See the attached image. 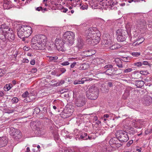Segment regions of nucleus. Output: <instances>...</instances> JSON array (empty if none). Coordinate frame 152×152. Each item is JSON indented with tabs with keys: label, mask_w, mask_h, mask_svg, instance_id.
Instances as JSON below:
<instances>
[{
	"label": "nucleus",
	"mask_w": 152,
	"mask_h": 152,
	"mask_svg": "<svg viewBox=\"0 0 152 152\" xmlns=\"http://www.w3.org/2000/svg\"><path fill=\"white\" fill-rule=\"evenodd\" d=\"M47 37L43 34H39L34 36L31 39V45L36 50H42L45 48Z\"/></svg>",
	"instance_id": "f257e3e1"
},
{
	"label": "nucleus",
	"mask_w": 152,
	"mask_h": 152,
	"mask_svg": "<svg viewBox=\"0 0 152 152\" xmlns=\"http://www.w3.org/2000/svg\"><path fill=\"white\" fill-rule=\"evenodd\" d=\"M32 32L31 28L28 26H23L17 30V34L19 38L28 37Z\"/></svg>",
	"instance_id": "f03ea898"
},
{
	"label": "nucleus",
	"mask_w": 152,
	"mask_h": 152,
	"mask_svg": "<svg viewBox=\"0 0 152 152\" xmlns=\"http://www.w3.org/2000/svg\"><path fill=\"white\" fill-rule=\"evenodd\" d=\"M75 34L71 31H67L63 35V40L68 46H71L74 40Z\"/></svg>",
	"instance_id": "7ed1b4c3"
},
{
	"label": "nucleus",
	"mask_w": 152,
	"mask_h": 152,
	"mask_svg": "<svg viewBox=\"0 0 152 152\" xmlns=\"http://www.w3.org/2000/svg\"><path fill=\"white\" fill-rule=\"evenodd\" d=\"M113 66L111 64H108L104 66V68L107 69L106 71L104 72L107 75L110 76H113L114 75H118L121 73V72L117 73V72L120 70V69L116 70L112 68Z\"/></svg>",
	"instance_id": "20e7f679"
},
{
	"label": "nucleus",
	"mask_w": 152,
	"mask_h": 152,
	"mask_svg": "<svg viewBox=\"0 0 152 152\" xmlns=\"http://www.w3.org/2000/svg\"><path fill=\"white\" fill-rule=\"evenodd\" d=\"M115 134L118 140L121 142H126L129 139L127 133L125 131L118 130L115 133Z\"/></svg>",
	"instance_id": "39448f33"
},
{
	"label": "nucleus",
	"mask_w": 152,
	"mask_h": 152,
	"mask_svg": "<svg viewBox=\"0 0 152 152\" xmlns=\"http://www.w3.org/2000/svg\"><path fill=\"white\" fill-rule=\"evenodd\" d=\"M55 44L58 50L62 51L65 50L68 46L67 44L65 43L63 40L59 38H56L55 41Z\"/></svg>",
	"instance_id": "423d86ee"
},
{
	"label": "nucleus",
	"mask_w": 152,
	"mask_h": 152,
	"mask_svg": "<svg viewBox=\"0 0 152 152\" xmlns=\"http://www.w3.org/2000/svg\"><path fill=\"white\" fill-rule=\"evenodd\" d=\"M116 35L117 39L119 42L125 41L127 37L126 31L121 29H119L117 31Z\"/></svg>",
	"instance_id": "0eeeda50"
},
{
	"label": "nucleus",
	"mask_w": 152,
	"mask_h": 152,
	"mask_svg": "<svg viewBox=\"0 0 152 152\" xmlns=\"http://www.w3.org/2000/svg\"><path fill=\"white\" fill-rule=\"evenodd\" d=\"M95 86L94 85L91 86L89 90L86 92L87 97L91 100L95 99Z\"/></svg>",
	"instance_id": "6e6552de"
},
{
	"label": "nucleus",
	"mask_w": 152,
	"mask_h": 152,
	"mask_svg": "<svg viewBox=\"0 0 152 152\" xmlns=\"http://www.w3.org/2000/svg\"><path fill=\"white\" fill-rule=\"evenodd\" d=\"M10 133L16 139H20L21 137L22 133L20 131L14 128L11 127L10 129Z\"/></svg>",
	"instance_id": "1a4fd4ad"
},
{
	"label": "nucleus",
	"mask_w": 152,
	"mask_h": 152,
	"mask_svg": "<svg viewBox=\"0 0 152 152\" xmlns=\"http://www.w3.org/2000/svg\"><path fill=\"white\" fill-rule=\"evenodd\" d=\"M142 102L146 105H149L152 103V97L150 95V94H147L142 98Z\"/></svg>",
	"instance_id": "9d476101"
},
{
	"label": "nucleus",
	"mask_w": 152,
	"mask_h": 152,
	"mask_svg": "<svg viewBox=\"0 0 152 152\" xmlns=\"http://www.w3.org/2000/svg\"><path fill=\"white\" fill-rule=\"evenodd\" d=\"M7 31L4 35H3L6 39H7L10 42H12L15 39L14 33L12 31Z\"/></svg>",
	"instance_id": "9b49d317"
},
{
	"label": "nucleus",
	"mask_w": 152,
	"mask_h": 152,
	"mask_svg": "<svg viewBox=\"0 0 152 152\" xmlns=\"http://www.w3.org/2000/svg\"><path fill=\"white\" fill-rule=\"evenodd\" d=\"M101 121H97L96 122V136L99 135H103V134L104 132H102V130L103 129H101L102 128L101 127Z\"/></svg>",
	"instance_id": "f8f14e48"
},
{
	"label": "nucleus",
	"mask_w": 152,
	"mask_h": 152,
	"mask_svg": "<svg viewBox=\"0 0 152 152\" xmlns=\"http://www.w3.org/2000/svg\"><path fill=\"white\" fill-rule=\"evenodd\" d=\"M8 138L5 136L0 137V148L6 146L8 142Z\"/></svg>",
	"instance_id": "ddd939ff"
},
{
	"label": "nucleus",
	"mask_w": 152,
	"mask_h": 152,
	"mask_svg": "<svg viewBox=\"0 0 152 152\" xmlns=\"http://www.w3.org/2000/svg\"><path fill=\"white\" fill-rule=\"evenodd\" d=\"M85 103V99L84 97H80L75 102L76 106L81 107L83 106Z\"/></svg>",
	"instance_id": "4468645a"
},
{
	"label": "nucleus",
	"mask_w": 152,
	"mask_h": 152,
	"mask_svg": "<svg viewBox=\"0 0 152 152\" xmlns=\"http://www.w3.org/2000/svg\"><path fill=\"white\" fill-rule=\"evenodd\" d=\"M144 122L142 119L135 120L133 121L132 126L136 128H140V126L143 125Z\"/></svg>",
	"instance_id": "2eb2a0df"
},
{
	"label": "nucleus",
	"mask_w": 152,
	"mask_h": 152,
	"mask_svg": "<svg viewBox=\"0 0 152 152\" xmlns=\"http://www.w3.org/2000/svg\"><path fill=\"white\" fill-rule=\"evenodd\" d=\"M104 61L101 58H96V66L97 67H96V69H99L102 66V65Z\"/></svg>",
	"instance_id": "dca6fc26"
},
{
	"label": "nucleus",
	"mask_w": 152,
	"mask_h": 152,
	"mask_svg": "<svg viewBox=\"0 0 152 152\" xmlns=\"http://www.w3.org/2000/svg\"><path fill=\"white\" fill-rule=\"evenodd\" d=\"M0 28L1 30V35H4L7 31H10V28L5 24L0 25Z\"/></svg>",
	"instance_id": "f3484780"
},
{
	"label": "nucleus",
	"mask_w": 152,
	"mask_h": 152,
	"mask_svg": "<svg viewBox=\"0 0 152 152\" xmlns=\"http://www.w3.org/2000/svg\"><path fill=\"white\" fill-rule=\"evenodd\" d=\"M104 43H105V46L107 48H109L110 46H111L112 44V41L111 39L110 38H104Z\"/></svg>",
	"instance_id": "a211bd4d"
},
{
	"label": "nucleus",
	"mask_w": 152,
	"mask_h": 152,
	"mask_svg": "<svg viewBox=\"0 0 152 152\" xmlns=\"http://www.w3.org/2000/svg\"><path fill=\"white\" fill-rule=\"evenodd\" d=\"M65 111L67 113H72L74 111L73 107H72V106L71 105H67Z\"/></svg>",
	"instance_id": "6ab92c4d"
},
{
	"label": "nucleus",
	"mask_w": 152,
	"mask_h": 152,
	"mask_svg": "<svg viewBox=\"0 0 152 152\" xmlns=\"http://www.w3.org/2000/svg\"><path fill=\"white\" fill-rule=\"evenodd\" d=\"M96 43H97L99 42L100 40L101 34L99 31L96 29Z\"/></svg>",
	"instance_id": "aec40b11"
},
{
	"label": "nucleus",
	"mask_w": 152,
	"mask_h": 152,
	"mask_svg": "<svg viewBox=\"0 0 152 152\" xmlns=\"http://www.w3.org/2000/svg\"><path fill=\"white\" fill-rule=\"evenodd\" d=\"M28 92L27 91H26L22 95L23 97L26 98L24 101L25 102H28L31 101V100L29 99V96H28Z\"/></svg>",
	"instance_id": "412c9836"
},
{
	"label": "nucleus",
	"mask_w": 152,
	"mask_h": 152,
	"mask_svg": "<svg viewBox=\"0 0 152 152\" xmlns=\"http://www.w3.org/2000/svg\"><path fill=\"white\" fill-rule=\"evenodd\" d=\"M144 39L143 37H141L139 38L138 40L134 42L132 44V45L135 46L141 44L144 41Z\"/></svg>",
	"instance_id": "4be33fe9"
},
{
	"label": "nucleus",
	"mask_w": 152,
	"mask_h": 152,
	"mask_svg": "<svg viewBox=\"0 0 152 152\" xmlns=\"http://www.w3.org/2000/svg\"><path fill=\"white\" fill-rule=\"evenodd\" d=\"M114 61L115 62L116 65L119 68H122V63L120 59L118 58H116L114 60Z\"/></svg>",
	"instance_id": "5701e85b"
},
{
	"label": "nucleus",
	"mask_w": 152,
	"mask_h": 152,
	"mask_svg": "<svg viewBox=\"0 0 152 152\" xmlns=\"http://www.w3.org/2000/svg\"><path fill=\"white\" fill-rule=\"evenodd\" d=\"M144 81L141 80H137L135 81V85L138 88H141L144 85Z\"/></svg>",
	"instance_id": "b1692460"
},
{
	"label": "nucleus",
	"mask_w": 152,
	"mask_h": 152,
	"mask_svg": "<svg viewBox=\"0 0 152 152\" xmlns=\"http://www.w3.org/2000/svg\"><path fill=\"white\" fill-rule=\"evenodd\" d=\"M84 45V43L83 41L81 39H79L78 40V42L77 45V46L79 49H81Z\"/></svg>",
	"instance_id": "393cba45"
},
{
	"label": "nucleus",
	"mask_w": 152,
	"mask_h": 152,
	"mask_svg": "<svg viewBox=\"0 0 152 152\" xmlns=\"http://www.w3.org/2000/svg\"><path fill=\"white\" fill-rule=\"evenodd\" d=\"M121 46L119 44L116 43L110 46L109 48L111 50H115L121 48Z\"/></svg>",
	"instance_id": "a878e982"
},
{
	"label": "nucleus",
	"mask_w": 152,
	"mask_h": 152,
	"mask_svg": "<svg viewBox=\"0 0 152 152\" xmlns=\"http://www.w3.org/2000/svg\"><path fill=\"white\" fill-rule=\"evenodd\" d=\"M96 22L97 23L98 26H99L100 27L101 26H102V25L104 23V20L101 19H96Z\"/></svg>",
	"instance_id": "bb28decb"
},
{
	"label": "nucleus",
	"mask_w": 152,
	"mask_h": 152,
	"mask_svg": "<svg viewBox=\"0 0 152 152\" xmlns=\"http://www.w3.org/2000/svg\"><path fill=\"white\" fill-rule=\"evenodd\" d=\"M118 138H115V137H113L111 138L109 142V143L110 145H113L116 142V140H118Z\"/></svg>",
	"instance_id": "cd10ccee"
},
{
	"label": "nucleus",
	"mask_w": 152,
	"mask_h": 152,
	"mask_svg": "<svg viewBox=\"0 0 152 152\" xmlns=\"http://www.w3.org/2000/svg\"><path fill=\"white\" fill-rule=\"evenodd\" d=\"M95 0H91L89 1L90 7L93 9H95Z\"/></svg>",
	"instance_id": "c85d7f7f"
},
{
	"label": "nucleus",
	"mask_w": 152,
	"mask_h": 152,
	"mask_svg": "<svg viewBox=\"0 0 152 152\" xmlns=\"http://www.w3.org/2000/svg\"><path fill=\"white\" fill-rule=\"evenodd\" d=\"M139 22L140 24L141 25L140 28H143L144 27H145L146 24V23L145 21L144 20L142 19L140 20H139Z\"/></svg>",
	"instance_id": "c756f323"
},
{
	"label": "nucleus",
	"mask_w": 152,
	"mask_h": 152,
	"mask_svg": "<svg viewBox=\"0 0 152 152\" xmlns=\"http://www.w3.org/2000/svg\"><path fill=\"white\" fill-rule=\"evenodd\" d=\"M134 72V74H135V76H136V75H138L139 76V77H141V74L145 75L146 72L143 71H140V73H139L138 72V71H135Z\"/></svg>",
	"instance_id": "7c9ffc66"
},
{
	"label": "nucleus",
	"mask_w": 152,
	"mask_h": 152,
	"mask_svg": "<svg viewBox=\"0 0 152 152\" xmlns=\"http://www.w3.org/2000/svg\"><path fill=\"white\" fill-rule=\"evenodd\" d=\"M87 134L86 133H84L80 135V137L79 138L83 140H87L88 139L87 137Z\"/></svg>",
	"instance_id": "2f4dec72"
},
{
	"label": "nucleus",
	"mask_w": 152,
	"mask_h": 152,
	"mask_svg": "<svg viewBox=\"0 0 152 152\" xmlns=\"http://www.w3.org/2000/svg\"><path fill=\"white\" fill-rule=\"evenodd\" d=\"M93 80H94V79H92V78H89V77H83L81 79L82 82H83V84L84 83L85 81L88 80L91 81Z\"/></svg>",
	"instance_id": "473e14b6"
},
{
	"label": "nucleus",
	"mask_w": 152,
	"mask_h": 152,
	"mask_svg": "<svg viewBox=\"0 0 152 152\" xmlns=\"http://www.w3.org/2000/svg\"><path fill=\"white\" fill-rule=\"evenodd\" d=\"M133 69L132 68H128L124 70L123 73H128L132 71Z\"/></svg>",
	"instance_id": "72a5a7b5"
},
{
	"label": "nucleus",
	"mask_w": 152,
	"mask_h": 152,
	"mask_svg": "<svg viewBox=\"0 0 152 152\" xmlns=\"http://www.w3.org/2000/svg\"><path fill=\"white\" fill-rule=\"evenodd\" d=\"M53 136L55 140H58L59 139V135L56 132H54L53 134Z\"/></svg>",
	"instance_id": "f704fd0d"
},
{
	"label": "nucleus",
	"mask_w": 152,
	"mask_h": 152,
	"mask_svg": "<svg viewBox=\"0 0 152 152\" xmlns=\"http://www.w3.org/2000/svg\"><path fill=\"white\" fill-rule=\"evenodd\" d=\"M122 145V144L121 143H119L118 140H117L115 143L113 145H114L113 146H115L116 147L118 148L121 146Z\"/></svg>",
	"instance_id": "c9c22d12"
},
{
	"label": "nucleus",
	"mask_w": 152,
	"mask_h": 152,
	"mask_svg": "<svg viewBox=\"0 0 152 152\" xmlns=\"http://www.w3.org/2000/svg\"><path fill=\"white\" fill-rule=\"evenodd\" d=\"M47 107H44L43 108V110L42 111V114L44 115H46L47 113Z\"/></svg>",
	"instance_id": "e433bc0d"
},
{
	"label": "nucleus",
	"mask_w": 152,
	"mask_h": 152,
	"mask_svg": "<svg viewBox=\"0 0 152 152\" xmlns=\"http://www.w3.org/2000/svg\"><path fill=\"white\" fill-rule=\"evenodd\" d=\"M48 57L50 61H54L58 58V57L57 56H49Z\"/></svg>",
	"instance_id": "4c0bfd02"
},
{
	"label": "nucleus",
	"mask_w": 152,
	"mask_h": 152,
	"mask_svg": "<svg viewBox=\"0 0 152 152\" xmlns=\"http://www.w3.org/2000/svg\"><path fill=\"white\" fill-rule=\"evenodd\" d=\"M4 88H6L5 91H8L11 88V87L10 84H6L5 85Z\"/></svg>",
	"instance_id": "58836bf2"
},
{
	"label": "nucleus",
	"mask_w": 152,
	"mask_h": 152,
	"mask_svg": "<svg viewBox=\"0 0 152 152\" xmlns=\"http://www.w3.org/2000/svg\"><path fill=\"white\" fill-rule=\"evenodd\" d=\"M133 64L134 66L137 67H140L142 66V62H138L135 63Z\"/></svg>",
	"instance_id": "ea45409f"
},
{
	"label": "nucleus",
	"mask_w": 152,
	"mask_h": 152,
	"mask_svg": "<svg viewBox=\"0 0 152 152\" xmlns=\"http://www.w3.org/2000/svg\"><path fill=\"white\" fill-rule=\"evenodd\" d=\"M64 80H61L60 82H58L56 83L55 84L56 86H60L64 84Z\"/></svg>",
	"instance_id": "a19ab883"
},
{
	"label": "nucleus",
	"mask_w": 152,
	"mask_h": 152,
	"mask_svg": "<svg viewBox=\"0 0 152 152\" xmlns=\"http://www.w3.org/2000/svg\"><path fill=\"white\" fill-rule=\"evenodd\" d=\"M18 101V99L16 97L13 98L12 100L11 101L13 103H17Z\"/></svg>",
	"instance_id": "79ce46f5"
},
{
	"label": "nucleus",
	"mask_w": 152,
	"mask_h": 152,
	"mask_svg": "<svg viewBox=\"0 0 152 152\" xmlns=\"http://www.w3.org/2000/svg\"><path fill=\"white\" fill-rule=\"evenodd\" d=\"M132 55L134 56L137 57L140 55V52H133L132 53Z\"/></svg>",
	"instance_id": "37998d69"
},
{
	"label": "nucleus",
	"mask_w": 152,
	"mask_h": 152,
	"mask_svg": "<svg viewBox=\"0 0 152 152\" xmlns=\"http://www.w3.org/2000/svg\"><path fill=\"white\" fill-rule=\"evenodd\" d=\"M73 83L75 85L83 84L82 80H75L74 82Z\"/></svg>",
	"instance_id": "c03bdc74"
},
{
	"label": "nucleus",
	"mask_w": 152,
	"mask_h": 152,
	"mask_svg": "<svg viewBox=\"0 0 152 152\" xmlns=\"http://www.w3.org/2000/svg\"><path fill=\"white\" fill-rule=\"evenodd\" d=\"M70 61L69 60L68 61H64L60 64L63 66H66L69 65L70 63L69 62Z\"/></svg>",
	"instance_id": "a18cd8bd"
},
{
	"label": "nucleus",
	"mask_w": 152,
	"mask_h": 152,
	"mask_svg": "<svg viewBox=\"0 0 152 152\" xmlns=\"http://www.w3.org/2000/svg\"><path fill=\"white\" fill-rule=\"evenodd\" d=\"M86 64H82L80 67V69L82 70H85L87 67H86Z\"/></svg>",
	"instance_id": "49530a36"
},
{
	"label": "nucleus",
	"mask_w": 152,
	"mask_h": 152,
	"mask_svg": "<svg viewBox=\"0 0 152 152\" xmlns=\"http://www.w3.org/2000/svg\"><path fill=\"white\" fill-rule=\"evenodd\" d=\"M28 37H25L23 38H20L21 39H22V41H24L25 43H28Z\"/></svg>",
	"instance_id": "de8ad7c7"
},
{
	"label": "nucleus",
	"mask_w": 152,
	"mask_h": 152,
	"mask_svg": "<svg viewBox=\"0 0 152 152\" xmlns=\"http://www.w3.org/2000/svg\"><path fill=\"white\" fill-rule=\"evenodd\" d=\"M61 12H66L68 10V9L67 8H65L64 7H62V8L61 9Z\"/></svg>",
	"instance_id": "09e8293b"
},
{
	"label": "nucleus",
	"mask_w": 152,
	"mask_h": 152,
	"mask_svg": "<svg viewBox=\"0 0 152 152\" xmlns=\"http://www.w3.org/2000/svg\"><path fill=\"white\" fill-rule=\"evenodd\" d=\"M40 111V108L38 107H36L34 109V112L37 114L39 113Z\"/></svg>",
	"instance_id": "8fccbe9b"
},
{
	"label": "nucleus",
	"mask_w": 152,
	"mask_h": 152,
	"mask_svg": "<svg viewBox=\"0 0 152 152\" xmlns=\"http://www.w3.org/2000/svg\"><path fill=\"white\" fill-rule=\"evenodd\" d=\"M128 58H129V57H124L123 58V59L122 60L124 62H129V59L128 60Z\"/></svg>",
	"instance_id": "3c124183"
},
{
	"label": "nucleus",
	"mask_w": 152,
	"mask_h": 152,
	"mask_svg": "<svg viewBox=\"0 0 152 152\" xmlns=\"http://www.w3.org/2000/svg\"><path fill=\"white\" fill-rule=\"evenodd\" d=\"M4 73V71L1 69H0V77L2 76Z\"/></svg>",
	"instance_id": "603ef678"
},
{
	"label": "nucleus",
	"mask_w": 152,
	"mask_h": 152,
	"mask_svg": "<svg viewBox=\"0 0 152 152\" xmlns=\"http://www.w3.org/2000/svg\"><path fill=\"white\" fill-rule=\"evenodd\" d=\"M59 70L62 72V73H63L66 71V69L64 68H60Z\"/></svg>",
	"instance_id": "864d4df0"
},
{
	"label": "nucleus",
	"mask_w": 152,
	"mask_h": 152,
	"mask_svg": "<svg viewBox=\"0 0 152 152\" xmlns=\"http://www.w3.org/2000/svg\"><path fill=\"white\" fill-rule=\"evenodd\" d=\"M133 143V140H130L127 143V146L128 147L129 146Z\"/></svg>",
	"instance_id": "5fc2aeb1"
},
{
	"label": "nucleus",
	"mask_w": 152,
	"mask_h": 152,
	"mask_svg": "<svg viewBox=\"0 0 152 152\" xmlns=\"http://www.w3.org/2000/svg\"><path fill=\"white\" fill-rule=\"evenodd\" d=\"M77 64V62H74L71 64L70 65L71 68H72L74 67Z\"/></svg>",
	"instance_id": "6e6d98bb"
},
{
	"label": "nucleus",
	"mask_w": 152,
	"mask_h": 152,
	"mask_svg": "<svg viewBox=\"0 0 152 152\" xmlns=\"http://www.w3.org/2000/svg\"><path fill=\"white\" fill-rule=\"evenodd\" d=\"M35 61L34 59H32L30 61V64L32 65H34L35 64Z\"/></svg>",
	"instance_id": "4d7b16f0"
},
{
	"label": "nucleus",
	"mask_w": 152,
	"mask_h": 152,
	"mask_svg": "<svg viewBox=\"0 0 152 152\" xmlns=\"http://www.w3.org/2000/svg\"><path fill=\"white\" fill-rule=\"evenodd\" d=\"M42 7H37L36 8V10H37L38 11H39L40 10L42 11Z\"/></svg>",
	"instance_id": "13d9d810"
},
{
	"label": "nucleus",
	"mask_w": 152,
	"mask_h": 152,
	"mask_svg": "<svg viewBox=\"0 0 152 152\" xmlns=\"http://www.w3.org/2000/svg\"><path fill=\"white\" fill-rule=\"evenodd\" d=\"M142 65H148V63L147 61H143L142 62Z\"/></svg>",
	"instance_id": "bf43d9fd"
},
{
	"label": "nucleus",
	"mask_w": 152,
	"mask_h": 152,
	"mask_svg": "<svg viewBox=\"0 0 152 152\" xmlns=\"http://www.w3.org/2000/svg\"><path fill=\"white\" fill-rule=\"evenodd\" d=\"M37 71V69L35 68H34L32 69L31 72L33 73H35Z\"/></svg>",
	"instance_id": "052dcab7"
},
{
	"label": "nucleus",
	"mask_w": 152,
	"mask_h": 152,
	"mask_svg": "<svg viewBox=\"0 0 152 152\" xmlns=\"http://www.w3.org/2000/svg\"><path fill=\"white\" fill-rule=\"evenodd\" d=\"M108 86L110 87H111L113 86L112 83L110 82H109L107 83Z\"/></svg>",
	"instance_id": "680f3d73"
},
{
	"label": "nucleus",
	"mask_w": 152,
	"mask_h": 152,
	"mask_svg": "<svg viewBox=\"0 0 152 152\" xmlns=\"http://www.w3.org/2000/svg\"><path fill=\"white\" fill-rule=\"evenodd\" d=\"M24 62L28 63L29 62V61L27 59H23Z\"/></svg>",
	"instance_id": "e2e57ef3"
},
{
	"label": "nucleus",
	"mask_w": 152,
	"mask_h": 152,
	"mask_svg": "<svg viewBox=\"0 0 152 152\" xmlns=\"http://www.w3.org/2000/svg\"><path fill=\"white\" fill-rule=\"evenodd\" d=\"M109 117V115L108 114H104L103 115V118H108Z\"/></svg>",
	"instance_id": "0e129e2a"
},
{
	"label": "nucleus",
	"mask_w": 152,
	"mask_h": 152,
	"mask_svg": "<svg viewBox=\"0 0 152 152\" xmlns=\"http://www.w3.org/2000/svg\"><path fill=\"white\" fill-rule=\"evenodd\" d=\"M88 139L89 140L94 139V137H92V136H91V135L90 136L89 135L88 136Z\"/></svg>",
	"instance_id": "69168bd1"
},
{
	"label": "nucleus",
	"mask_w": 152,
	"mask_h": 152,
	"mask_svg": "<svg viewBox=\"0 0 152 152\" xmlns=\"http://www.w3.org/2000/svg\"><path fill=\"white\" fill-rule=\"evenodd\" d=\"M81 7L83 10H85V9H87V8H88V7H86L85 5L82 6Z\"/></svg>",
	"instance_id": "338daca9"
},
{
	"label": "nucleus",
	"mask_w": 152,
	"mask_h": 152,
	"mask_svg": "<svg viewBox=\"0 0 152 152\" xmlns=\"http://www.w3.org/2000/svg\"><path fill=\"white\" fill-rule=\"evenodd\" d=\"M102 0H100L99 1V0H96V4H97L98 3H99V4H100V3L102 1Z\"/></svg>",
	"instance_id": "774afa93"
}]
</instances>
